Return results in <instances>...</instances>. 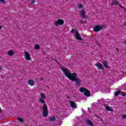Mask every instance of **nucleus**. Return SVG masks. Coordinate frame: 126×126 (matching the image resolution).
<instances>
[{
	"instance_id": "obj_36",
	"label": "nucleus",
	"mask_w": 126,
	"mask_h": 126,
	"mask_svg": "<svg viewBox=\"0 0 126 126\" xmlns=\"http://www.w3.org/2000/svg\"><path fill=\"white\" fill-rule=\"evenodd\" d=\"M124 11H126V9H124Z\"/></svg>"
},
{
	"instance_id": "obj_17",
	"label": "nucleus",
	"mask_w": 126,
	"mask_h": 126,
	"mask_svg": "<svg viewBox=\"0 0 126 126\" xmlns=\"http://www.w3.org/2000/svg\"><path fill=\"white\" fill-rule=\"evenodd\" d=\"M49 121L50 122H55L56 121V117L55 116H51L49 118Z\"/></svg>"
},
{
	"instance_id": "obj_38",
	"label": "nucleus",
	"mask_w": 126,
	"mask_h": 126,
	"mask_svg": "<svg viewBox=\"0 0 126 126\" xmlns=\"http://www.w3.org/2000/svg\"><path fill=\"white\" fill-rule=\"evenodd\" d=\"M88 110H89V108H88Z\"/></svg>"
},
{
	"instance_id": "obj_18",
	"label": "nucleus",
	"mask_w": 126,
	"mask_h": 126,
	"mask_svg": "<svg viewBox=\"0 0 126 126\" xmlns=\"http://www.w3.org/2000/svg\"><path fill=\"white\" fill-rule=\"evenodd\" d=\"M14 54V53L12 50L9 51L8 53V55H9V56H13Z\"/></svg>"
},
{
	"instance_id": "obj_6",
	"label": "nucleus",
	"mask_w": 126,
	"mask_h": 126,
	"mask_svg": "<svg viewBox=\"0 0 126 126\" xmlns=\"http://www.w3.org/2000/svg\"><path fill=\"white\" fill-rule=\"evenodd\" d=\"M94 65L95 66H97L98 70H104V66H103V64H101V63L97 62Z\"/></svg>"
},
{
	"instance_id": "obj_28",
	"label": "nucleus",
	"mask_w": 126,
	"mask_h": 126,
	"mask_svg": "<svg viewBox=\"0 0 126 126\" xmlns=\"http://www.w3.org/2000/svg\"><path fill=\"white\" fill-rule=\"evenodd\" d=\"M122 118H123V119H126V115H123Z\"/></svg>"
},
{
	"instance_id": "obj_25",
	"label": "nucleus",
	"mask_w": 126,
	"mask_h": 126,
	"mask_svg": "<svg viewBox=\"0 0 126 126\" xmlns=\"http://www.w3.org/2000/svg\"><path fill=\"white\" fill-rule=\"evenodd\" d=\"M0 2H1V3H4L5 1L4 0H0Z\"/></svg>"
},
{
	"instance_id": "obj_32",
	"label": "nucleus",
	"mask_w": 126,
	"mask_h": 126,
	"mask_svg": "<svg viewBox=\"0 0 126 126\" xmlns=\"http://www.w3.org/2000/svg\"><path fill=\"white\" fill-rule=\"evenodd\" d=\"M2 67H1V66H0V70H1Z\"/></svg>"
},
{
	"instance_id": "obj_7",
	"label": "nucleus",
	"mask_w": 126,
	"mask_h": 126,
	"mask_svg": "<svg viewBox=\"0 0 126 126\" xmlns=\"http://www.w3.org/2000/svg\"><path fill=\"white\" fill-rule=\"evenodd\" d=\"M103 29V26L100 25H96L94 26V32H99V31Z\"/></svg>"
},
{
	"instance_id": "obj_12",
	"label": "nucleus",
	"mask_w": 126,
	"mask_h": 126,
	"mask_svg": "<svg viewBox=\"0 0 126 126\" xmlns=\"http://www.w3.org/2000/svg\"><path fill=\"white\" fill-rule=\"evenodd\" d=\"M104 107L107 111H109V112H113V111H114V109H113V107H109L108 106V105L106 104H104Z\"/></svg>"
},
{
	"instance_id": "obj_30",
	"label": "nucleus",
	"mask_w": 126,
	"mask_h": 126,
	"mask_svg": "<svg viewBox=\"0 0 126 126\" xmlns=\"http://www.w3.org/2000/svg\"><path fill=\"white\" fill-rule=\"evenodd\" d=\"M54 60V61H55V62H58V60H57V59H53Z\"/></svg>"
},
{
	"instance_id": "obj_3",
	"label": "nucleus",
	"mask_w": 126,
	"mask_h": 126,
	"mask_svg": "<svg viewBox=\"0 0 126 126\" xmlns=\"http://www.w3.org/2000/svg\"><path fill=\"white\" fill-rule=\"evenodd\" d=\"M72 77L70 79L71 81H75L76 84H80L81 83V80L77 77V74L75 73V74H73Z\"/></svg>"
},
{
	"instance_id": "obj_15",
	"label": "nucleus",
	"mask_w": 126,
	"mask_h": 126,
	"mask_svg": "<svg viewBox=\"0 0 126 126\" xmlns=\"http://www.w3.org/2000/svg\"><path fill=\"white\" fill-rule=\"evenodd\" d=\"M28 83L31 86H33V85H34V84H35V82H34V80H29Z\"/></svg>"
},
{
	"instance_id": "obj_16",
	"label": "nucleus",
	"mask_w": 126,
	"mask_h": 126,
	"mask_svg": "<svg viewBox=\"0 0 126 126\" xmlns=\"http://www.w3.org/2000/svg\"><path fill=\"white\" fill-rule=\"evenodd\" d=\"M103 65L106 68H109L110 67L108 65V62L106 61H104L103 63Z\"/></svg>"
},
{
	"instance_id": "obj_19",
	"label": "nucleus",
	"mask_w": 126,
	"mask_h": 126,
	"mask_svg": "<svg viewBox=\"0 0 126 126\" xmlns=\"http://www.w3.org/2000/svg\"><path fill=\"white\" fill-rule=\"evenodd\" d=\"M115 96H119L121 94V91H118L114 93Z\"/></svg>"
},
{
	"instance_id": "obj_33",
	"label": "nucleus",
	"mask_w": 126,
	"mask_h": 126,
	"mask_svg": "<svg viewBox=\"0 0 126 126\" xmlns=\"http://www.w3.org/2000/svg\"><path fill=\"white\" fill-rule=\"evenodd\" d=\"M1 28H2V27L1 26H0V30H1Z\"/></svg>"
},
{
	"instance_id": "obj_9",
	"label": "nucleus",
	"mask_w": 126,
	"mask_h": 126,
	"mask_svg": "<svg viewBox=\"0 0 126 126\" xmlns=\"http://www.w3.org/2000/svg\"><path fill=\"white\" fill-rule=\"evenodd\" d=\"M75 37L77 40H79V41H82V38H81V35L79 34V32H76Z\"/></svg>"
},
{
	"instance_id": "obj_4",
	"label": "nucleus",
	"mask_w": 126,
	"mask_h": 126,
	"mask_svg": "<svg viewBox=\"0 0 126 126\" xmlns=\"http://www.w3.org/2000/svg\"><path fill=\"white\" fill-rule=\"evenodd\" d=\"M80 92H81L82 93H84V95L85 96H87V97H90V96L91 95L90 94V92L89 90H88L85 87H82L80 89Z\"/></svg>"
},
{
	"instance_id": "obj_22",
	"label": "nucleus",
	"mask_w": 126,
	"mask_h": 126,
	"mask_svg": "<svg viewBox=\"0 0 126 126\" xmlns=\"http://www.w3.org/2000/svg\"><path fill=\"white\" fill-rule=\"evenodd\" d=\"M78 8H82L83 7V6L81 3H79L77 5Z\"/></svg>"
},
{
	"instance_id": "obj_31",
	"label": "nucleus",
	"mask_w": 126,
	"mask_h": 126,
	"mask_svg": "<svg viewBox=\"0 0 126 126\" xmlns=\"http://www.w3.org/2000/svg\"><path fill=\"white\" fill-rule=\"evenodd\" d=\"M116 51H117V52H119V49L116 48Z\"/></svg>"
},
{
	"instance_id": "obj_35",
	"label": "nucleus",
	"mask_w": 126,
	"mask_h": 126,
	"mask_svg": "<svg viewBox=\"0 0 126 126\" xmlns=\"http://www.w3.org/2000/svg\"><path fill=\"white\" fill-rule=\"evenodd\" d=\"M1 112V108L0 107V112Z\"/></svg>"
},
{
	"instance_id": "obj_13",
	"label": "nucleus",
	"mask_w": 126,
	"mask_h": 126,
	"mask_svg": "<svg viewBox=\"0 0 126 126\" xmlns=\"http://www.w3.org/2000/svg\"><path fill=\"white\" fill-rule=\"evenodd\" d=\"M120 3L121 2L118 1L117 0H112L111 2V3L112 4H114L115 5H120Z\"/></svg>"
},
{
	"instance_id": "obj_1",
	"label": "nucleus",
	"mask_w": 126,
	"mask_h": 126,
	"mask_svg": "<svg viewBox=\"0 0 126 126\" xmlns=\"http://www.w3.org/2000/svg\"><path fill=\"white\" fill-rule=\"evenodd\" d=\"M41 98L38 99V102L40 104H43L42 106V116L44 118H47L49 116L48 106L46 104V101L43 99L46 98V95L44 93L40 94Z\"/></svg>"
},
{
	"instance_id": "obj_26",
	"label": "nucleus",
	"mask_w": 126,
	"mask_h": 126,
	"mask_svg": "<svg viewBox=\"0 0 126 126\" xmlns=\"http://www.w3.org/2000/svg\"><path fill=\"white\" fill-rule=\"evenodd\" d=\"M32 4H34L35 3V0H32L31 1Z\"/></svg>"
},
{
	"instance_id": "obj_24",
	"label": "nucleus",
	"mask_w": 126,
	"mask_h": 126,
	"mask_svg": "<svg viewBox=\"0 0 126 126\" xmlns=\"http://www.w3.org/2000/svg\"><path fill=\"white\" fill-rule=\"evenodd\" d=\"M121 95H122L123 97H126V93H121Z\"/></svg>"
},
{
	"instance_id": "obj_5",
	"label": "nucleus",
	"mask_w": 126,
	"mask_h": 126,
	"mask_svg": "<svg viewBox=\"0 0 126 126\" xmlns=\"http://www.w3.org/2000/svg\"><path fill=\"white\" fill-rule=\"evenodd\" d=\"M64 23V21L63 19H59L54 24L55 26H59V25H63Z\"/></svg>"
},
{
	"instance_id": "obj_27",
	"label": "nucleus",
	"mask_w": 126,
	"mask_h": 126,
	"mask_svg": "<svg viewBox=\"0 0 126 126\" xmlns=\"http://www.w3.org/2000/svg\"><path fill=\"white\" fill-rule=\"evenodd\" d=\"M74 30L73 29H72L71 31V33H74Z\"/></svg>"
},
{
	"instance_id": "obj_20",
	"label": "nucleus",
	"mask_w": 126,
	"mask_h": 126,
	"mask_svg": "<svg viewBox=\"0 0 126 126\" xmlns=\"http://www.w3.org/2000/svg\"><path fill=\"white\" fill-rule=\"evenodd\" d=\"M39 48H40V45L39 44H36L34 46V49H35V50H39Z\"/></svg>"
},
{
	"instance_id": "obj_11",
	"label": "nucleus",
	"mask_w": 126,
	"mask_h": 126,
	"mask_svg": "<svg viewBox=\"0 0 126 126\" xmlns=\"http://www.w3.org/2000/svg\"><path fill=\"white\" fill-rule=\"evenodd\" d=\"M79 13H80V16L82 18H87L86 17V15H85V11L84 10H81L79 11Z\"/></svg>"
},
{
	"instance_id": "obj_8",
	"label": "nucleus",
	"mask_w": 126,
	"mask_h": 126,
	"mask_svg": "<svg viewBox=\"0 0 126 126\" xmlns=\"http://www.w3.org/2000/svg\"><path fill=\"white\" fill-rule=\"evenodd\" d=\"M25 55L26 61H30V60H31V56L30 55V54L28 53V52L26 51L25 53Z\"/></svg>"
},
{
	"instance_id": "obj_2",
	"label": "nucleus",
	"mask_w": 126,
	"mask_h": 126,
	"mask_svg": "<svg viewBox=\"0 0 126 126\" xmlns=\"http://www.w3.org/2000/svg\"><path fill=\"white\" fill-rule=\"evenodd\" d=\"M62 70L64 72V74L65 75V77H67V78L70 80L71 79L73 74H75V73H71V72L69 69L66 68H63Z\"/></svg>"
},
{
	"instance_id": "obj_10",
	"label": "nucleus",
	"mask_w": 126,
	"mask_h": 126,
	"mask_svg": "<svg viewBox=\"0 0 126 126\" xmlns=\"http://www.w3.org/2000/svg\"><path fill=\"white\" fill-rule=\"evenodd\" d=\"M69 103L72 108H73V109H76L77 108V106H76V104H75V102L73 101H69Z\"/></svg>"
},
{
	"instance_id": "obj_34",
	"label": "nucleus",
	"mask_w": 126,
	"mask_h": 126,
	"mask_svg": "<svg viewBox=\"0 0 126 126\" xmlns=\"http://www.w3.org/2000/svg\"><path fill=\"white\" fill-rule=\"evenodd\" d=\"M124 44H125V45H126V41L124 42Z\"/></svg>"
},
{
	"instance_id": "obj_37",
	"label": "nucleus",
	"mask_w": 126,
	"mask_h": 126,
	"mask_svg": "<svg viewBox=\"0 0 126 126\" xmlns=\"http://www.w3.org/2000/svg\"><path fill=\"white\" fill-rule=\"evenodd\" d=\"M124 25H126V22L124 24Z\"/></svg>"
},
{
	"instance_id": "obj_14",
	"label": "nucleus",
	"mask_w": 126,
	"mask_h": 126,
	"mask_svg": "<svg viewBox=\"0 0 126 126\" xmlns=\"http://www.w3.org/2000/svg\"><path fill=\"white\" fill-rule=\"evenodd\" d=\"M86 124L90 126H94V125L93 124V122L91 120H87L86 121Z\"/></svg>"
},
{
	"instance_id": "obj_23",
	"label": "nucleus",
	"mask_w": 126,
	"mask_h": 126,
	"mask_svg": "<svg viewBox=\"0 0 126 126\" xmlns=\"http://www.w3.org/2000/svg\"><path fill=\"white\" fill-rule=\"evenodd\" d=\"M118 6H120V7H121V8H125V7H124V6H122V5L121 4V3H120L119 5H118Z\"/></svg>"
},
{
	"instance_id": "obj_29",
	"label": "nucleus",
	"mask_w": 126,
	"mask_h": 126,
	"mask_svg": "<svg viewBox=\"0 0 126 126\" xmlns=\"http://www.w3.org/2000/svg\"><path fill=\"white\" fill-rule=\"evenodd\" d=\"M80 23H81V24H83V20H80Z\"/></svg>"
},
{
	"instance_id": "obj_21",
	"label": "nucleus",
	"mask_w": 126,
	"mask_h": 126,
	"mask_svg": "<svg viewBox=\"0 0 126 126\" xmlns=\"http://www.w3.org/2000/svg\"><path fill=\"white\" fill-rule=\"evenodd\" d=\"M18 121L20 122V123H23V122H24V120L21 118H18Z\"/></svg>"
}]
</instances>
